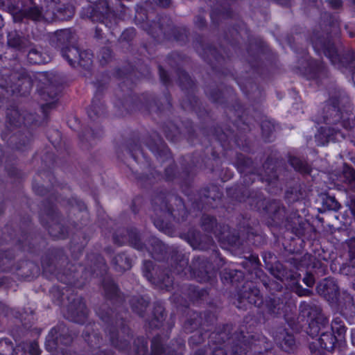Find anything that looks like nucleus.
Instances as JSON below:
<instances>
[{
    "label": "nucleus",
    "instance_id": "f257e3e1",
    "mask_svg": "<svg viewBox=\"0 0 355 355\" xmlns=\"http://www.w3.org/2000/svg\"><path fill=\"white\" fill-rule=\"evenodd\" d=\"M317 291L332 304H337L341 308L343 315L347 314L348 309L351 313L354 312L352 297L347 293L339 292L338 286L334 279H324L317 286Z\"/></svg>",
    "mask_w": 355,
    "mask_h": 355
},
{
    "label": "nucleus",
    "instance_id": "f03ea898",
    "mask_svg": "<svg viewBox=\"0 0 355 355\" xmlns=\"http://www.w3.org/2000/svg\"><path fill=\"white\" fill-rule=\"evenodd\" d=\"M22 11L23 14L35 21H39L42 18L46 20L56 18L60 20H68L72 17L74 14V8L72 6H62L56 9V12H53V16H48L47 13H42L40 8L37 6L30 8L28 10H23L20 8L19 11Z\"/></svg>",
    "mask_w": 355,
    "mask_h": 355
},
{
    "label": "nucleus",
    "instance_id": "7ed1b4c3",
    "mask_svg": "<svg viewBox=\"0 0 355 355\" xmlns=\"http://www.w3.org/2000/svg\"><path fill=\"white\" fill-rule=\"evenodd\" d=\"M331 330L334 334V337L322 332L321 337L319 339L320 347L322 349L329 350L333 347V345L336 340V336L342 337L346 332V327L343 321L340 317L334 318L331 322Z\"/></svg>",
    "mask_w": 355,
    "mask_h": 355
},
{
    "label": "nucleus",
    "instance_id": "20e7f679",
    "mask_svg": "<svg viewBox=\"0 0 355 355\" xmlns=\"http://www.w3.org/2000/svg\"><path fill=\"white\" fill-rule=\"evenodd\" d=\"M345 133L342 132L338 127L336 128H320L318 133L315 136V139L319 146H323L329 141H338L340 139H343Z\"/></svg>",
    "mask_w": 355,
    "mask_h": 355
},
{
    "label": "nucleus",
    "instance_id": "39448f33",
    "mask_svg": "<svg viewBox=\"0 0 355 355\" xmlns=\"http://www.w3.org/2000/svg\"><path fill=\"white\" fill-rule=\"evenodd\" d=\"M313 45L316 51H322L324 54L330 60L332 64H336L340 62V55L338 54L333 44H321L320 42H313Z\"/></svg>",
    "mask_w": 355,
    "mask_h": 355
},
{
    "label": "nucleus",
    "instance_id": "423d86ee",
    "mask_svg": "<svg viewBox=\"0 0 355 355\" xmlns=\"http://www.w3.org/2000/svg\"><path fill=\"white\" fill-rule=\"evenodd\" d=\"M8 119L11 125L20 126L21 124L27 125L32 123L33 115L21 114L18 110H12L8 113Z\"/></svg>",
    "mask_w": 355,
    "mask_h": 355
},
{
    "label": "nucleus",
    "instance_id": "0eeeda50",
    "mask_svg": "<svg viewBox=\"0 0 355 355\" xmlns=\"http://www.w3.org/2000/svg\"><path fill=\"white\" fill-rule=\"evenodd\" d=\"M28 38L22 37L18 32L12 31L8 35V44L9 46L19 51L25 49L30 45Z\"/></svg>",
    "mask_w": 355,
    "mask_h": 355
},
{
    "label": "nucleus",
    "instance_id": "6e6552de",
    "mask_svg": "<svg viewBox=\"0 0 355 355\" xmlns=\"http://www.w3.org/2000/svg\"><path fill=\"white\" fill-rule=\"evenodd\" d=\"M73 35L70 30L64 29L57 31L53 39V42H56L58 47L66 45L71 42Z\"/></svg>",
    "mask_w": 355,
    "mask_h": 355
},
{
    "label": "nucleus",
    "instance_id": "1a4fd4ad",
    "mask_svg": "<svg viewBox=\"0 0 355 355\" xmlns=\"http://www.w3.org/2000/svg\"><path fill=\"white\" fill-rule=\"evenodd\" d=\"M61 329L64 331V327L62 326L53 328L50 331L45 343V346L48 351L52 352L57 348L59 342L58 331Z\"/></svg>",
    "mask_w": 355,
    "mask_h": 355
},
{
    "label": "nucleus",
    "instance_id": "9d476101",
    "mask_svg": "<svg viewBox=\"0 0 355 355\" xmlns=\"http://www.w3.org/2000/svg\"><path fill=\"white\" fill-rule=\"evenodd\" d=\"M80 50L76 46L67 47L62 49V56L68 61L72 67H76L78 61V57L80 54Z\"/></svg>",
    "mask_w": 355,
    "mask_h": 355
},
{
    "label": "nucleus",
    "instance_id": "9b49d317",
    "mask_svg": "<svg viewBox=\"0 0 355 355\" xmlns=\"http://www.w3.org/2000/svg\"><path fill=\"white\" fill-rule=\"evenodd\" d=\"M114 263L119 270H125L131 268L132 260L125 254H119L114 257Z\"/></svg>",
    "mask_w": 355,
    "mask_h": 355
},
{
    "label": "nucleus",
    "instance_id": "f8f14e48",
    "mask_svg": "<svg viewBox=\"0 0 355 355\" xmlns=\"http://www.w3.org/2000/svg\"><path fill=\"white\" fill-rule=\"evenodd\" d=\"M301 266L306 268H318L322 267V263L309 254H306L301 260Z\"/></svg>",
    "mask_w": 355,
    "mask_h": 355
},
{
    "label": "nucleus",
    "instance_id": "ddd939ff",
    "mask_svg": "<svg viewBox=\"0 0 355 355\" xmlns=\"http://www.w3.org/2000/svg\"><path fill=\"white\" fill-rule=\"evenodd\" d=\"M21 83L23 85H27L30 87V81L28 78H22L21 79H18V83L16 84L10 83V85H7L5 86L1 82H0V86L2 87H6L8 92H11L12 93L21 92V89L19 88L21 86Z\"/></svg>",
    "mask_w": 355,
    "mask_h": 355
},
{
    "label": "nucleus",
    "instance_id": "4468645a",
    "mask_svg": "<svg viewBox=\"0 0 355 355\" xmlns=\"http://www.w3.org/2000/svg\"><path fill=\"white\" fill-rule=\"evenodd\" d=\"M87 311L85 307V304L82 301L79 302L78 308L76 312L73 313L72 320L78 323L83 322L86 318Z\"/></svg>",
    "mask_w": 355,
    "mask_h": 355
},
{
    "label": "nucleus",
    "instance_id": "2eb2a0df",
    "mask_svg": "<svg viewBox=\"0 0 355 355\" xmlns=\"http://www.w3.org/2000/svg\"><path fill=\"white\" fill-rule=\"evenodd\" d=\"M223 277L234 282L243 277V272L236 269L225 268L223 272Z\"/></svg>",
    "mask_w": 355,
    "mask_h": 355
},
{
    "label": "nucleus",
    "instance_id": "dca6fc26",
    "mask_svg": "<svg viewBox=\"0 0 355 355\" xmlns=\"http://www.w3.org/2000/svg\"><path fill=\"white\" fill-rule=\"evenodd\" d=\"M202 225L203 226L204 229L207 231H214V234L218 236V234L216 233V231L214 230V228L217 227V224L216 219L213 217H211L209 216H205L202 218Z\"/></svg>",
    "mask_w": 355,
    "mask_h": 355
},
{
    "label": "nucleus",
    "instance_id": "f3484780",
    "mask_svg": "<svg viewBox=\"0 0 355 355\" xmlns=\"http://www.w3.org/2000/svg\"><path fill=\"white\" fill-rule=\"evenodd\" d=\"M92 55L89 51H80L76 64L85 68L89 67L92 64Z\"/></svg>",
    "mask_w": 355,
    "mask_h": 355
},
{
    "label": "nucleus",
    "instance_id": "a211bd4d",
    "mask_svg": "<svg viewBox=\"0 0 355 355\" xmlns=\"http://www.w3.org/2000/svg\"><path fill=\"white\" fill-rule=\"evenodd\" d=\"M28 60L31 64H42L45 62L42 53L35 49L29 51L28 53Z\"/></svg>",
    "mask_w": 355,
    "mask_h": 355
},
{
    "label": "nucleus",
    "instance_id": "6ab92c4d",
    "mask_svg": "<svg viewBox=\"0 0 355 355\" xmlns=\"http://www.w3.org/2000/svg\"><path fill=\"white\" fill-rule=\"evenodd\" d=\"M344 181L348 184L349 188L355 190V171L352 168H347L343 173Z\"/></svg>",
    "mask_w": 355,
    "mask_h": 355
},
{
    "label": "nucleus",
    "instance_id": "aec40b11",
    "mask_svg": "<svg viewBox=\"0 0 355 355\" xmlns=\"http://www.w3.org/2000/svg\"><path fill=\"white\" fill-rule=\"evenodd\" d=\"M290 162L291 166L295 168V170L302 173L309 172V168L306 166V164L302 162L298 158L293 157L290 159Z\"/></svg>",
    "mask_w": 355,
    "mask_h": 355
},
{
    "label": "nucleus",
    "instance_id": "412c9836",
    "mask_svg": "<svg viewBox=\"0 0 355 355\" xmlns=\"http://www.w3.org/2000/svg\"><path fill=\"white\" fill-rule=\"evenodd\" d=\"M340 272L345 275L354 276V287L355 288V261L352 262V266L343 265L340 268Z\"/></svg>",
    "mask_w": 355,
    "mask_h": 355
},
{
    "label": "nucleus",
    "instance_id": "4be33fe9",
    "mask_svg": "<svg viewBox=\"0 0 355 355\" xmlns=\"http://www.w3.org/2000/svg\"><path fill=\"white\" fill-rule=\"evenodd\" d=\"M309 331H308V334L314 337L317 335H318L320 333L321 329L318 325V321L312 320L309 324Z\"/></svg>",
    "mask_w": 355,
    "mask_h": 355
},
{
    "label": "nucleus",
    "instance_id": "5701e85b",
    "mask_svg": "<svg viewBox=\"0 0 355 355\" xmlns=\"http://www.w3.org/2000/svg\"><path fill=\"white\" fill-rule=\"evenodd\" d=\"M295 345V339L293 335L286 334L282 342L281 343V345L282 347H284L286 350L291 348Z\"/></svg>",
    "mask_w": 355,
    "mask_h": 355
},
{
    "label": "nucleus",
    "instance_id": "b1692460",
    "mask_svg": "<svg viewBox=\"0 0 355 355\" xmlns=\"http://www.w3.org/2000/svg\"><path fill=\"white\" fill-rule=\"evenodd\" d=\"M0 8L3 9L12 10L13 12L20 10L19 6L13 5L11 0H0Z\"/></svg>",
    "mask_w": 355,
    "mask_h": 355
},
{
    "label": "nucleus",
    "instance_id": "393cba45",
    "mask_svg": "<svg viewBox=\"0 0 355 355\" xmlns=\"http://www.w3.org/2000/svg\"><path fill=\"white\" fill-rule=\"evenodd\" d=\"M349 248V256L351 259H355V238L349 239L347 242Z\"/></svg>",
    "mask_w": 355,
    "mask_h": 355
},
{
    "label": "nucleus",
    "instance_id": "a878e982",
    "mask_svg": "<svg viewBox=\"0 0 355 355\" xmlns=\"http://www.w3.org/2000/svg\"><path fill=\"white\" fill-rule=\"evenodd\" d=\"M188 260L181 259L178 266H176L174 269V272L180 274L181 272H185V270L187 268Z\"/></svg>",
    "mask_w": 355,
    "mask_h": 355
},
{
    "label": "nucleus",
    "instance_id": "bb28decb",
    "mask_svg": "<svg viewBox=\"0 0 355 355\" xmlns=\"http://www.w3.org/2000/svg\"><path fill=\"white\" fill-rule=\"evenodd\" d=\"M300 309L304 315H306L308 317L311 316V311L313 308L309 304L304 302H302L300 304Z\"/></svg>",
    "mask_w": 355,
    "mask_h": 355
},
{
    "label": "nucleus",
    "instance_id": "cd10ccee",
    "mask_svg": "<svg viewBox=\"0 0 355 355\" xmlns=\"http://www.w3.org/2000/svg\"><path fill=\"white\" fill-rule=\"evenodd\" d=\"M129 241L131 244L137 249L141 250L142 246L141 244L139 243L137 241V235L136 233H130L129 234Z\"/></svg>",
    "mask_w": 355,
    "mask_h": 355
},
{
    "label": "nucleus",
    "instance_id": "c85d7f7f",
    "mask_svg": "<svg viewBox=\"0 0 355 355\" xmlns=\"http://www.w3.org/2000/svg\"><path fill=\"white\" fill-rule=\"evenodd\" d=\"M28 350L31 355H40V350L36 342L31 343L28 345Z\"/></svg>",
    "mask_w": 355,
    "mask_h": 355
},
{
    "label": "nucleus",
    "instance_id": "c756f323",
    "mask_svg": "<svg viewBox=\"0 0 355 355\" xmlns=\"http://www.w3.org/2000/svg\"><path fill=\"white\" fill-rule=\"evenodd\" d=\"M105 291L106 293V295L109 297H113L114 295H116L118 289L115 284H112L110 287L105 286Z\"/></svg>",
    "mask_w": 355,
    "mask_h": 355
},
{
    "label": "nucleus",
    "instance_id": "7c9ffc66",
    "mask_svg": "<svg viewBox=\"0 0 355 355\" xmlns=\"http://www.w3.org/2000/svg\"><path fill=\"white\" fill-rule=\"evenodd\" d=\"M144 267H145V269L146 270H146L144 271V276L146 277L147 279H148L149 281H151L152 275L150 273L149 270L152 267V262L150 261H146L144 263Z\"/></svg>",
    "mask_w": 355,
    "mask_h": 355
},
{
    "label": "nucleus",
    "instance_id": "2f4dec72",
    "mask_svg": "<svg viewBox=\"0 0 355 355\" xmlns=\"http://www.w3.org/2000/svg\"><path fill=\"white\" fill-rule=\"evenodd\" d=\"M303 282L307 286L311 287L314 284L315 279L312 275L306 274L303 279Z\"/></svg>",
    "mask_w": 355,
    "mask_h": 355
},
{
    "label": "nucleus",
    "instance_id": "473e14b6",
    "mask_svg": "<svg viewBox=\"0 0 355 355\" xmlns=\"http://www.w3.org/2000/svg\"><path fill=\"white\" fill-rule=\"evenodd\" d=\"M155 225L162 231H166L167 225L165 224L162 220L159 219H154Z\"/></svg>",
    "mask_w": 355,
    "mask_h": 355
},
{
    "label": "nucleus",
    "instance_id": "72a5a7b5",
    "mask_svg": "<svg viewBox=\"0 0 355 355\" xmlns=\"http://www.w3.org/2000/svg\"><path fill=\"white\" fill-rule=\"evenodd\" d=\"M330 6L333 8H338L342 6L341 0H329L328 1Z\"/></svg>",
    "mask_w": 355,
    "mask_h": 355
},
{
    "label": "nucleus",
    "instance_id": "f704fd0d",
    "mask_svg": "<svg viewBox=\"0 0 355 355\" xmlns=\"http://www.w3.org/2000/svg\"><path fill=\"white\" fill-rule=\"evenodd\" d=\"M162 347L157 345L153 341L152 344V351L154 355H159L162 352Z\"/></svg>",
    "mask_w": 355,
    "mask_h": 355
},
{
    "label": "nucleus",
    "instance_id": "c9c22d12",
    "mask_svg": "<svg viewBox=\"0 0 355 355\" xmlns=\"http://www.w3.org/2000/svg\"><path fill=\"white\" fill-rule=\"evenodd\" d=\"M132 309L135 311H137L139 314H141V312L143 311V309L144 308H146V303L144 302V301H142V302L141 304V307L140 309H139L138 307L137 306H135L133 303H132Z\"/></svg>",
    "mask_w": 355,
    "mask_h": 355
},
{
    "label": "nucleus",
    "instance_id": "e433bc0d",
    "mask_svg": "<svg viewBox=\"0 0 355 355\" xmlns=\"http://www.w3.org/2000/svg\"><path fill=\"white\" fill-rule=\"evenodd\" d=\"M224 349L221 347H216L213 352L212 355H225L224 354Z\"/></svg>",
    "mask_w": 355,
    "mask_h": 355
},
{
    "label": "nucleus",
    "instance_id": "4c0bfd02",
    "mask_svg": "<svg viewBox=\"0 0 355 355\" xmlns=\"http://www.w3.org/2000/svg\"><path fill=\"white\" fill-rule=\"evenodd\" d=\"M155 3L162 6H167L170 3V0H153Z\"/></svg>",
    "mask_w": 355,
    "mask_h": 355
},
{
    "label": "nucleus",
    "instance_id": "58836bf2",
    "mask_svg": "<svg viewBox=\"0 0 355 355\" xmlns=\"http://www.w3.org/2000/svg\"><path fill=\"white\" fill-rule=\"evenodd\" d=\"M159 73H160V77H161L162 80L164 83H166L168 80V78H167V75H166V72L162 69L160 68Z\"/></svg>",
    "mask_w": 355,
    "mask_h": 355
},
{
    "label": "nucleus",
    "instance_id": "ea45409f",
    "mask_svg": "<svg viewBox=\"0 0 355 355\" xmlns=\"http://www.w3.org/2000/svg\"><path fill=\"white\" fill-rule=\"evenodd\" d=\"M297 293L298 294V295L300 296H302V295H309L310 293H311V291L309 290H306V289H304V290H298L297 291Z\"/></svg>",
    "mask_w": 355,
    "mask_h": 355
},
{
    "label": "nucleus",
    "instance_id": "a19ab883",
    "mask_svg": "<svg viewBox=\"0 0 355 355\" xmlns=\"http://www.w3.org/2000/svg\"><path fill=\"white\" fill-rule=\"evenodd\" d=\"M249 301L250 303H253L256 306H259V304H261V299L258 298L257 300H254V301H252V300L249 297Z\"/></svg>",
    "mask_w": 355,
    "mask_h": 355
},
{
    "label": "nucleus",
    "instance_id": "79ce46f5",
    "mask_svg": "<svg viewBox=\"0 0 355 355\" xmlns=\"http://www.w3.org/2000/svg\"><path fill=\"white\" fill-rule=\"evenodd\" d=\"M351 338H352V343L353 345L355 346V329H353L352 331Z\"/></svg>",
    "mask_w": 355,
    "mask_h": 355
},
{
    "label": "nucleus",
    "instance_id": "37998d69",
    "mask_svg": "<svg viewBox=\"0 0 355 355\" xmlns=\"http://www.w3.org/2000/svg\"><path fill=\"white\" fill-rule=\"evenodd\" d=\"M126 33H130V34H134V30H132V29L127 30L126 32H125L123 33V35L126 34Z\"/></svg>",
    "mask_w": 355,
    "mask_h": 355
},
{
    "label": "nucleus",
    "instance_id": "c03bdc74",
    "mask_svg": "<svg viewBox=\"0 0 355 355\" xmlns=\"http://www.w3.org/2000/svg\"><path fill=\"white\" fill-rule=\"evenodd\" d=\"M195 355H205V354L202 352H198Z\"/></svg>",
    "mask_w": 355,
    "mask_h": 355
},
{
    "label": "nucleus",
    "instance_id": "a18cd8bd",
    "mask_svg": "<svg viewBox=\"0 0 355 355\" xmlns=\"http://www.w3.org/2000/svg\"><path fill=\"white\" fill-rule=\"evenodd\" d=\"M350 67H352V65H355V59L353 60V62L350 64Z\"/></svg>",
    "mask_w": 355,
    "mask_h": 355
},
{
    "label": "nucleus",
    "instance_id": "49530a36",
    "mask_svg": "<svg viewBox=\"0 0 355 355\" xmlns=\"http://www.w3.org/2000/svg\"><path fill=\"white\" fill-rule=\"evenodd\" d=\"M216 334H212L211 335V338H214L216 337Z\"/></svg>",
    "mask_w": 355,
    "mask_h": 355
},
{
    "label": "nucleus",
    "instance_id": "de8ad7c7",
    "mask_svg": "<svg viewBox=\"0 0 355 355\" xmlns=\"http://www.w3.org/2000/svg\"><path fill=\"white\" fill-rule=\"evenodd\" d=\"M69 341H71V339L66 340L64 343L67 344Z\"/></svg>",
    "mask_w": 355,
    "mask_h": 355
},
{
    "label": "nucleus",
    "instance_id": "09e8293b",
    "mask_svg": "<svg viewBox=\"0 0 355 355\" xmlns=\"http://www.w3.org/2000/svg\"><path fill=\"white\" fill-rule=\"evenodd\" d=\"M124 242H125L124 241H121V242H119V245H122V244H123V243H124Z\"/></svg>",
    "mask_w": 355,
    "mask_h": 355
},
{
    "label": "nucleus",
    "instance_id": "8fccbe9b",
    "mask_svg": "<svg viewBox=\"0 0 355 355\" xmlns=\"http://www.w3.org/2000/svg\"><path fill=\"white\" fill-rule=\"evenodd\" d=\"M349 355H355V352H352Z\"/></svg>",
    "mask_w": 355,
    "mask_h": 355
},
{
    "label": "nucleus",
    "instance_id": "3c124183",
    "mask_svg": "<svg viewBox=\"0 0 355 355\" xmlns=\"http://www.w3.org/2000/svg\"><path fill=\"white\" fill-rule=\"evenodd\" d=\"M16 77V75L12 76V78L15 79Z\"/></svg>",
    "mask_w": 355,
    "mask_h": 355
},
{
    "label": "nucleus",
    "instance_id": "603ef678",
    "mask_svg": "<svg viewBox=\"0 0 355 355\" xmlns=\"http://www.w3.org/2000/svg\"><path fill=\"white\" fill-rule=\"evenodd\" d=\"M51 103H46V105L50 106Z\"/></svg>",
    "mask_w": 355,
    "mask_h": 355
},
{
    "label": "nucleus",
    "instance_id": "864d4df0",
    "mask_svg": "<svg viewBox=\"0 0 355 355\" xmlns=\"http://www.w3.org/2000/svg\"><path fill=\"white\" fill-rule=\"evenodd\" d=\"M234 355H237V352H236Z\"/></svg>",
    "mask_w": 355,
    "mask_h": 355
},
{
    "label": "nucleus",
    "instance_id": "5fc2aeb1",
    "mask_svg": "<svg viewBox=\"0 0 355 355\" xmlns=\"http://www.w3.org/2000/svg\"><path fill=\"white\" fill-rule=\"evenodd\" d=\"M89 1H92V0H89Z\"/></svg>",
    "mask_w": 355,
    "mask_h": 355
},
{
    "label": "nucleus",
    "instance_id": "6e6d98bb",
    "mask_svg": "<svg viewBox=\"0 0 355 355\" xmlns=\"http://www.w3.org/2000/svg\"><path fill=\"white\" fill-rule=\"evenodd\" d=\"M354 1H355V0H354Z\"/></svg>",
    "mask_w": 355,
    "mask_h": 355
}]
</instances>
